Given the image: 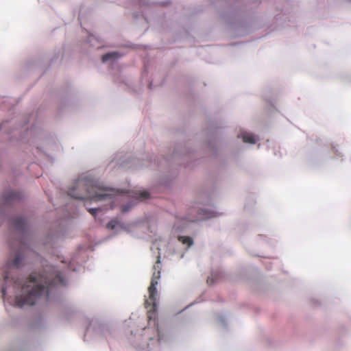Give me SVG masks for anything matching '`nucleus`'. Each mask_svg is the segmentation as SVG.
Returning a JSON list of instances; mask_svg holds the SVG:
<instances>
[{
    "label": "nucleus",
    "mask_w": 351,
    "mask_h": 351,
    "mask_svg": "<svg viewBox=\"0 0 351 351\" xmlns=\"http://www.w3.org/2000/svg\"><path fill=\"white\" fill-rule=\"evenodd\" d=\"M157 268H159V265H155L154 267L155 271L153 274L151 283L148 288L149 300H146L145 303V308H147V317L149 319L154 318L156 311V285L158 284V281L160 278V271H156Z\"/></svg>",
    "instance_id": "obj_3"
},
{
    "label": "nucleus",
    "mask_w": 351,
    "mask_h": 351,
    "mask_svg": "<svg viewBox=\"0 0 351 351\" xmlns=\"http://www.w3.org/2000/svg\"><path fill=\"white\" fill-rule=\"evenodd\" d=\"M243 142L254 144L256 143V139L252 134L244 133L242 134Z\"/></svg>",
    "instance_id": "obj_8"
},
{
    "label": "nucleus",
    "mask_w": 351,
    "mask_h": 351,
    "mask_svg": "<svg viewBox=\"0 0 351 351\" xmlns=\"http://www.w3.org/2000/svg\"><path fill=\"white\" fill-rule=\"evenodd\" d=\"M44 274H32L22 285V294L16 297L15 305L23 307L33 305L43 298L48 300L54 286L64 285V278L59 271L49 267Z\"/></svg>",
    "instance_id": "obj_1"
},
{
    "label": "nucleus",
    "mask_w": 351,
    "mask_h": 351,
    "mask_svg": "<svg viewBox=\"0 0 351 351\" xmlns=\"http://www.w3.org/2000/svg\"><path fill=\"white\" fill-rule=\"evenodd\" d=\"M149 197V195L147 191H142V192L139 193L138 198L147 199Z\"/></svg>",
    "instance_id": "obj_10"
},
{
    "label": "nucleus",
    "mask_w": 351,
    "mask_h": 351,
    "mask_svg": "<svg viewBox=\"0 0 351 351\" xmlns=\"http://www.w3.org/2000/svg\"><path fill=\"white\" fill-rule=\"evenodd\" d=\"M160 256H158V258H157V261H156V264L159 265L160 263Z\"/></svg>",
    "instance_id": "obj_16"
},
{
    "label": "nucleus",
    "mask_w": 351,
    "mask_h": 351,
    "mask_svg": "<svg viewBox=\"0 0 351 351\" xmlns=\"http://www.w3.org/2000/svg\"><path fill=\"white\" fill-rule=\"evenodd\" d=\"M23 259V258L21 252L17 253L12 262V265L15 267H19L21 265Z\"/></svg>",
    "instance_id": "obj_7"
},
{
    "label": "nucleus",
    "mask_w": 351,
    "mask_h": 351,
    "mask_svg": "<svg viewBox=\"0 0 351 351\" xmlns=\"http://www.w3.org/2000/svg\"><path fill=\"white\" fill-rule=\"evenodd\" d=\"M118 57V53L117 52H111L104 54L102 56V61L106 62L110 59L117 58Z\"/></svg>",
    "instance_id": "obj_9"
},
{
    "label": "nucleus",
    "mask_w": 351,
    "mask_h": 351,
    "mask_svg": "<svg viewBox=\"0 0 351 351\" xmlns=\"http://www.w3.org/2000/svg\"><path fill=\"white\" fill-rule=\"evenodd\" d=\"M14 226L19 230H23L25 226V221L22 217H17L13 221Z\"/></svg>",
    "instance_id": "obj_5"
},
{
    "label": "nucleus",
    "mask_w": 351,
    "mask_h": 351,
    "mask_svg": "<svg viewBox=\"0 0 351 351\" xmlns=\"http://www.w3.org/2000/svg\"><path fill=\"white\" fill-rule=\"evenodd\" d=\"M5 294H6L5 289H2V295H3V297H5Z\"/></svg>",
    "instance_id": "obj_15"
},
{
    "label": "nucleus",
    "mask_w": 351,
    "mask_h": 351,
    "mask_svg": "<svg viewBox=\"0 0 351 351\" xmlns=\"http://www.w3.org/2000/svg\"><path fill=\"white\" fill-rule=\"evenodd\" d=\"M22 198V194L16 191H9L4 193L3 199L6 203L19 201Z\"/></svg>",
    "instance_id": "obj_4"
},
{
    "label": "nucleus",
    "mask_w": 351,
    "mask_h": 351,
    "mask_svg": "<svg viewBox=\"0 0 351 351\" xmlns=\"http://www.w3.org/2000/svg\"><path fill=\"white\" fill-rule=\"evenodd\" d=\"M116 226V223L115 221H110L109 222L108 224H107V228H110V229H114Z\"/></svg>",
    "instance_id": "obj_12"
},
{
    "label": "nucleus",
    "mask_w": 351,
    "mask_h": 351,
    "mask_svg": "<svg viewBox=\"0 0 351 351\" xmlns=\"http://www.w3.org/2000/svg\"><path fill=\"white\" fill-rule=\"evenodd\" d=\"M107 189L92 177L85 176L79 178L73 186L69 189V195L71 197L82 199H90L95 200L104 199L108 196L105 192Z\"/></svg>",
    "instance_id": "obj_2"
},
{
    "label": "nucleus",
    "mask_w": 351,
    "mask_h": 351,
    "mask_svg": "<svg viewBox=\"0 0 351 351\" xmlns=\"http://www.w3.org/2000/svg\"><path fill=\"white\" fill-rule=\"evenodd\" d=\"M14 285L16 286H20L21 285V283L20 282H19L18 280H15L14 281Z\"/></svg>",
    "instance_id": "obj_14"
},
{
    "label": "nucleus",
    "mask_w": 351,
    "mask_h": 351,
    "mask_svg": "<svg viewBox=\"0 0 351 351\" xmlns=\"http://www.w3.org/2000/svg\"><path fill=\"white\" fill-rule=\"evenodd\" d=\"M178 241L182 243L183 244L187 245L188 247H191L193 244V240L190 237L179 236Z\"/></svg>",
    "instance_id": "obj_6"
},
{
    "label": "nucleus",
    "mask_w": 351,
    "mask_h": 351,
    "mask_svg": "<svg viewBox=\"0 0 351 351\" xmlns=\"http://www.w3.org/2000/svg\"><path fill=\"white\" fill-rule=\"evenodd\" d=\"M4 278H5V282H7V281H8V276H5Z\"/></svg>",
    "instance_id": "obj_17"
},
{
    "label": "nucleus",
    "mask_w": 351,
    "mask_h": 351,
    "mask_svg": "<svg viewBox=\"0 0 351 351\" xmlns=\"http://www.w3.org/2000/svg\"><path fill=\"white\" fill-rule=\"evenodd\" d=\"M99 210H100V208H90V209H89V210H88V211H89V213H90L92 215L95 216V215H96V213H97Z\"/></svg>",
    "instance_id": "obj_11"
},
{
    "label": "nucleus",
    "mask_w": 351,
    "mask_h": 351,
    "mask_svg": "<svg viewBox=\"0 0 351 351\" xmlns=\"http://www.w3.org/2000/svg\"><path fill=\"white\" fill-rule=\"evenodd\" d=\"M207 282H208V284L211 285V284H213L215 282H214V280H213V278L209 277V278H208V280H207Z\"/></svg>",
    "instance_id": "obj_13"
}]
</instances>
